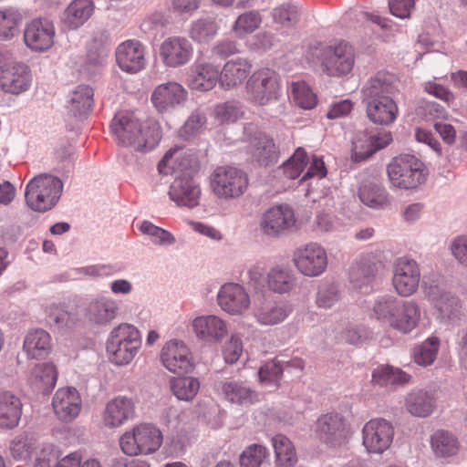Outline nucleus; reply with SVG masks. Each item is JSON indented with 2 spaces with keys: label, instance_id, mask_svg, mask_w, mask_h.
<instances>
[{
  "label": "nucleus",
  "instance_id": "nucleus-46",
  "mask_svg": "<svg viewBox=\"0 0 467 467\" xmlns=\"http://www.w3.org/2000/svg\"><path fill=\"white\" fill-rule=\"evenodd\" d=\"M218 30L219 26L213 18H199L192 23L189 36L196 43L207 44L216 36Z\"/></svg>",
  "mask_w": 467,
  "mask_h": 467
},
{
  "label": "nucleus",
  "instance_id": "nucleus-42",
  "mask_svg": "<svg viewBox=\"0 0 467 467\" xmlns=\"http://www.w3.org/2000/svg\"><path fill=\"white\" fill-rule=\"evenodd\" d=\"M296 279L294 272L285 265H275L267 274L269 288L278 294H285L292 291L296 286Z\"/></svg>",
  "mask_w": 467,
  "mask_h": 467
},
{
  "label": "nucleus",
  "instance_id": "nucleus-52",
  "mask_svg": "<svg viewBox=\"0 0 467 467\" xmlns=\"http://www.w3.org/2000/svg\"><path fill=\"white\" fill-rule=\"evenodd\" d=\"M170 389L178 400L189 401L197 395L200 382L192 377L172 378L170 380Z\"/></svg>",
  "mask_w": 467,
  "mask_h": 467
},
{
  "label": "nucleus",
  "instance_id": "nucleus-30",
  "mask_svg": "<svg viewBox=\"0 0 467 467\" xmlns=\"http://www.w3.org/2000/svg\"><path fill=\"white\" fill-rule=\"evenodd\" d=\"M118 312L119 306L115 300L99 297L89 302L86 308V317L93 325L105 326L117 317Z\"/></svg>",
  "mask_w": 467,
  "mask_h": 467
},
{
  "label": "nucleus",
  "instance_id": "nucleus-43",
  "mask_svg": "<svg viewBox=\"0 0 467 467\" xmlns=\"http://www.w3.org/2000/svg\"><path fill=\"white\" fill-rule=\"evenodd\" d=\"M360 201L374 209H383L389 204V198L385 189L373 182H364L358 191Z\"/></svg>",
  "mask_w": 467,
  "mask_h": 467
},
{
  "label": "nucleus",
  "instance_id": "nucleus-58",
  "mask_svg": "<svg viewBox=\"0 0 467 467\" xmlns=\"http://www.w3.org/2000/svg\"><path fill=\"white\" fill-rule=\"evenodd\" d=\"M272 17L275 23L284 27H291L298 22L299 10L298 7L293 4H283L274 8Z\"/></svg>",
  "mask_w": 467,
  "mask_h": 467
},
{
  "label": "nucleus",
  "instance_id": "nucleus-40",
  "mask_svg": "<svg viewBox=\"0 0 467 467\" xmlns=\"http://www.w3.org/2000/svg\"><path fill=\"white\" fill-rule=\"evenodd\" d=\"M410 380V375L389 365H380L372 371L371 382L379 387L402 386Z\"/></svg>",
  "mask_w": 467,
  "mask_h": 467
},
{
  "label": "nucleus",
  "instance_id": "nucleus-63",
  "mask_svg": "<svg viewBox=\"0 0 467 467\" xmlns=\"http://www.w3.org/2000/svg\"><path fill=\"white\" fill-rule=\"evenodd\" d=\"M34 453L32 467H51L57 458V451L52 444H39Z\"/></svg>",
  "mask_w": 467,
  "mask_h": 467
},
{
  "label": "nucleus",
  "instance_id": "nucleus-53",
  "mask_svg": "<svg viewBox=\"0 0 467 467\" xmlns=\"http://www.w3.org/2000/svg\"><path fill=\"white\" fill-rule=\"evenodd\" d=\"M261 24L262 16L259 11H247L236 18L232 27V31L236 36L242 37L254 33L259 28Z\"/></svg>",
  "mask_w": 467,
  "mask_h": 467
},
{
  "label": "nucleus",
  "instance_id": "nucleus-2",
  "mask_svg": "<svg viewBox=\"0 0 467 467\" xmlns=\"http://www.w3.org/2000/svg\"><path fill=\"white\" fill-rule=\"evenodd\" d=\"M372 317L382 325L407 334L418 326L420 310L413 300L404 301L395 296L385 295L374 302Z\"/></svg>",
  "mask_w": 467,
  "mask_h": 467
},
{
  "label": "nucleus",
  "instance_id": "nucleus-11",
  "mask_svg": "<svg viewBox=\"0 0 467 467\" xmlns=\"http://www.w3.org/2000/svg\"><path fill=\"white\" fill-rule=\"evenodd\" d=\"M317 434L329 447L344 445L349 436V428L346 419L337 412L321 415L317 420Z\"/></svg>",
  "mask_w": 467,
  "mask_h": 467
},
{
  "label": "nucleus",
  "instance_id": "nucleus-13",
  "mask_svg": "<svg viewBox=\"0 0 467 467\" xmlns=\"http://www.w3.org/2000/svg\"><path fill=\"white\" fill-rule=\"evenodd\" d=\"M29 67L22 62L5 63L0 66V88L5 93L20 95L31 86Z\"/></svg>",
  "mask_w": 467,
  "mask_h": 467
},
{
  "label": "nucleus",
  "instance_id": "nucleus-29",
  "mask_svg": "<svg viewBox=\"0 0 467 467\" xmlns=\"http://www.w3.org/2000/svg\"><path fill=\"white\" fill-rule=\"evenodd\" d=\"M434 393L424 389H412L405 397V408L414 417H429L436 410Z\"/></svg>",
  "mask_w": 467,
  "mask_h": 467
},
{
  "label": "nucleus",
  "instance_id": "nucleus-26",
  "mask_svg": "<svg viewBox=\"0 0 467 467\" xmlns=\"http://www.w3.org/2000/svg\"><path fill=\"white\" fill-rule=\"evenodd\" d=\"M363 102L366 104L368 118L375 124L387 126L397 119L399 109L391 97H381Z\"/></svg>",
  "mask_w": 467,
  "mask_h": 467
},
{
  "label": "nucleus",
  "instance_id": "nucleus-33",
  "mask_svg": "<svg viewBox=\"0 0 467 467\" xmlns=\"http://www.w3.org/2000/svg\"><path fill=\"white\" fill-rule=\"evenodd\" d=\"M249 152L254 161L265 166L275 163L279 157V150L273 139L265 134L252 139Z\"/></svg>",
  "mask_w": 467,
  "mask_h": 467
},
{
  "label": "nucleus",
  "instance_id": "nucleus-15",
  "mask_svg": "<svg viewBox=\"0 0 467 467\" xmlns=\"http://www.w3.org/2000/svg\"><path fill=\"white\" fill-rule=\"evenodd\" d=\"M192 56L193 47L184 36H170L160 46V57L168 67L184 66L191 61Z\"/></svg>",
  "mask_w": 467,
  "mask_h": 467
},
{
  "label": "nucleus",
  "instance_id": "nucleus-8",
  "mask_svg": "<svg viewBox=\"0 0 467 467\" xmlns=\"http://www.w3.org/2000/svg\"><path fill=\"white\" fill-rule=\"evenodd\" d=\"M292 261L301 275L317 277L326 271L328 259L323 246L317 243H309L294 251Z\"/></svg>",
  "mask_w": 467,
  "mask_h": 467
},
{
  "label": "nucleus",
  "instance_id": "nucleus-17",
  "mask_svg": "<svg viewBox=\"0 0 467 467\" xmlns=\"http://www.w3.org/2000/svg\"><path fill=\"white\" fill-rule=\"evenodd\" d=\"M161 359L163 366L174 374H185L193 368L192 354L182 341H168L161 349Z\"/></svg>",
  "mask_w": 467,
  "mask_h": 467
},
{
  "label": "nucleus",
  "instance_id": "nucleus-14",
  "mask_svg": "<svg viewBox=\"0 0 467 467\" xmlns=\"http://www.w3.org/2000/svg\"><path fill=\"white\" fill-rule=\"evenodd\" d=\"M296 223L293 209L287 204H279L267 209L260 220L261 232L269 237H278L291 230Z\"/></svg>",
  "mask_w": 467,
  "mask_h": 467
},
{
  "label": "nucleus",
  "instance_id": "nucleus-5",
  "mask_svg": "<svg viewBox=\"0 0 467 467\" xmlns=\"http://www.w3.org/2000/svg\"><path fill=\"white\" fill-rule=\"evenodd\" d=\"M249 180L241 169L232 166L217 167L210 177V186L219 199L231 200L242 196L247 190Z\"/></svg>",
  "mask_w": 467,
  "mask_h": 467
},
{
  "label": "nucleus",
  "instance_id": "nucleus-54",
  "mask_svg": "<svg viewBox=\"0 0 467 467\" xmlns=\"http://www.w3.org/2000/svg\"><path fill=\"white\" fill-rule=\"evenodd\" d=\"M440 341L437 337H429L413 349L414 361L420 366H430L436 359Z\"/></svg>",
  "mask_w": 467,
  "mask_h": 467
},
{
  "label": "nucleus",
  "instance_id": "nucleus-51",
  "mask_svg": "<svg viewBox=\"0 0 467 467\" xmlns=\"http://www.w3.org/2000/svg\"><path fill=\"white\" fill-rule=\"evenodd\" d=\"M94 92L88 85H79L72 92L70 98V110L74 115H87L93 106Z\"/></svg>",
  "mask_w": 467,
  "mask_h": 467
},
{
  "label": "nucleus",
  "instance_id": "nucleus-48",
  "mask_svg": "<svg viewBox=\"0 0 467 467\" xmlns=\"http://www.w3.org/2000/svg\"><path fill=\"white\" fill-rule=\"evenodd\" d=\"M22 14L14 7L0 9V40H10L19 32Z\"/></svg>",
  "mask_w": 467,
  "mask_h": 467
},
{
  "label": "nucleus",
  "instance_id": "nucleus-24",
  "mask_svg": "<svg viewBox=\"0 0 467 467\" xmlns=\"http://www.w3.org/2000/svg\"><path fill=\"white\" fill-rule=\"evenodd\" d=\"M397 91V78L388 71H379L362 87L363 101L391 97Z\"/></svg>",
  "mask_w": 467,
  "mask_h": 467
},
{
  "label": "nucleus",
  "instance_id": "nucleus-22",
  "mask_svg": "<svg viewBox=\"0 0 467 467\" xmlns=\"http://www.w3.org/2000/svg\"><path fill=\"white\" fill-rule=\"evenodd\" d=\"M218 304L224 311L242 314L250 306V298L244 288L235 283L223 285L218 293Z\"/></svg>",
  "mask_w": 467,
  "mask_h": 467
},
{
  "label": "nucleus",
  "instance_id": "nucleus-49",
  "mask_svg": "<svg viewBox=\"0 0 467 467\" xmlns=\"http://www.w3.org/2000/svg\"><path fill=\"white\" fill-rule=\"evenodd\" d=\"M289 313L286 305L265 304L255 309L254 317L262 325L274 326L284 321Z\"/></svg>",
  "mask_w": 467,
  "mask_h": 467
},
{
  "label": "nucleus",
  "instance_id": "nucleus-4",
  "mask_svg": "<svg viewBox=\"0 0 467 467\" xmlns=\"http://www.w3.org/2000/svg\"><path fill=\"white\" fill-rule=\"evenodd\" d=\"M162 443L161 431L152 424L140 423L123 433L119 446L128 456L148 455L159 450Z\"/></svg>",
  "mask_w": 467,
  "mask_h": 467
},
{
  "label": "nucleus",
  "instance_id": "nucleus-18",
  "mask_svg": "<svg viewBox=\"0 0 467 467\" xmlns=\"http://www.w3.org/2000/svg\"><path fill=\"white\" fill-rule=\"evenodd\" d=\"M55 28L52 23L43 19H34L24 31V41L33 51L43 52L54 44Z\"/></svg>",
  "mask_w": 467,
  "mask_h": 467
},
{
  "label": "nucleus",
  "instance_id": "nucleus-21",
  "mask_svg": "<svg viewBox=\"0 0 467 467\" xmlns=\"http://www.w3.org/2000/svg\"><path fill=\"white\" fill-rule=\"evenodd\" d=\"M186 98L185 88L174 81L159 85L151 94V101L160 112L174 109L185 101Z\"/></svg>",
  "mask_w": 467,
  "mask_h": 467
},
{
  "label": "nucleus",
  "instance_id": "nucleus-28",
  "mask_svg": "<svg viewBox=\"0 0 467 467\" xmlns=\"http://www.w3.org/2000/svg\"><path fill=\"white\" fill-rule=\"evenodd\" d=\"M218 81L217 67L211 63H200L192 67L187 85L192 90L204 92L213 89Z\"/></svg>",
  "mask_w": 467,
  "mask_h": 467
},
{
  "label": "nucleus",
  "instance_id": "nucleus-55",
  "mask_svg": "<svg viewBox=\"0 0 467 467\" xmlns=\"http://www.w3.org/2000/svg\"><path fill=\"white\" fill-rule=\"evenodd\" d=\"M267 456L268 450L265 446L251 444L240 454V467H261Z\"/></svg>",
  "mask_w": 467,
  "mask_h": 467
},
{
  "label": "nucleus",
  "instance_id": "nucleus-32",
  "mask_svg": "<svg viewBox=\"0 0 467 467\" xmlns=\"http://www.w3.org/2000/svg\"><path fill=\"white\" fill-rule=\"evenodd\" d=\"M220 390L231 403L250 405L258 400L257 393L244 381L235 379L222 381Z\"/></svg>",
  "mask_w": 467,
  "mask_h": 467
},
{
  "label": "nucleus",
  "instance_id": "nucleus-61",
  "mask_svg": "<svg viewBox=\"0 0 467 467\" xmlns=\"http://www.w3.org/2000/svg\"><path fill=\"white\" fill-rule=\"evenodd\" d=\"M36 182H29L26 188L25 197L27 205L35 211L46 212L53 207L51 203H47L46 196L39 192L35 186Z\"/></svg>",
  "mask_w": 467,
  "mask_h": 467
},
{
  "label": "nucleus",
  "instance_id": "nucleus-39",
  "mask_svg": "<svg viewBox=\"0 0 467 467\" xmlns=\"http://www.w3.org/2000/svg\"><path fill=\"white\" fill-rule=\"evenodd\" d=\"M428 296L441 317L445 319L455 317L460 309V302L453 295L441 292L438 286H430Z\"/></svg>",
  "mask_w": 467,
  "mask_h": 467
},
{
  "label": "nucleus",
  "instance_id": "nucleus-27",
  "mask_svg": "<svg viewBox=\"0 0 467 467\" xmlns=\"http://www.w3.org/2000/svg\"><path fill=\"white\" fill-rule=\"evenodd\" d=\"M363 139L353 141L352 158L355 161H360L372 156L377 150L387 147L392 141L389 131L382 130L375 135L363 134Z\"/></svg>",
  "mask_w": 467,
  "mask_h": 467
},
{
  "label": "nucleus",
  "instance_id": "nucleus-44",
  "mask_svg": "<svg viewBox=\"0 0 467 467\" xmlns=\"http://www.w3.org/2000/svg\"><path fill=\"white\" fill-rule=\"evenodd\" d=\"M431 446L437 457L447 458L457 454L460 442L452 433L438 430L431 437Z\"/></svg>",
  "mask_w": 467,
  "mask_h": 467
},
{
  "label": "nucleus",
  "instance_id": "nucleus-45",
  "mask_svg": "<svg viewBox=\"0 0 467 467\" xmlns=\"http://www.w3.org/2000/svg\"><path fill=\"white\" fill-rule=\"evenodd\" d=\"M277 467H293L297 456L292 441L285 435L278 434L272 439Z\"/></svg>",
  "mask_w": 467,
  "mask_h": 467
},
{
  "label": "nucleus",
  "instance_id": "nucleus-38",
  "mask_svg": "<svg viewBox=\"0 0 467 467\" xmlns=\"http://www.w3.org/2000/svg\"><path fill=\"white\" fill-rule=\"evenodd\" d=\"M57 371L54 364H37L31 371L29 382L37 391L49 393L56 386Z\"/></svg>",
  "mask_w": 467,
  "mask_h": 467
},
{
  "label": "nucleus",
  "instance_id": "nucleus-10",
  "mask_svg": "<svg viewBox=\"0 0 467 467\" xmlns=\"http://www.w3.org/2000/svg\"><path fill=\"white\" fill-rule=\"evenodd\" d=\"M393 437L392 424L381 418L370 420L362 429L363 445L369 453H383L390 447Z\"/></svg>",
  "mask_w": 467,
  "mask_h": 467
},
{
  "label": "nucleus",
  "instance_id": "nucleus-56",
  "mask_svg": "<svg viewBox=\"0 0 467 467\" xmlns=\"http://www.w3.org/2000/svg\"><path fill=\"white\" fill-rule=\"evenodd\" d=\"M308 164V158L303 148L296 150L292 157H290L282 166L284 174L291 179H296L303 172Z\"/></svg>",
  "mask_w": 467,
  "mask_h": 467
},
{
  "label": "nucleus",
  "instance_id": "nucleus-19",
  "mask_svg": "<svg viewBox=\"0 0 467 467\" xmlns=\"http://www.w3.org/2000/svg\"><path fill=\"white\" fill-rule=\"evenodd\" d=\"M52 407L59 420L70 422L78 416L82 400L75 388H61L56 391L53 397Z\"/></svg>",
  "mask_w": 467,
  "mask_h": 467
},
{
  "label": "nucleus",
  "instance_id": "nucleus-1",
  "mask_svg": "<svg viewBox=\"0 0 467 467\" xmlns=\"http://www.w3.org/2000/svg\"><path fill=\"white\" fill-rule=\"evenodd\" d=\"M110 128L119 145L130 148L135 151L151 150L161 139V131L158 124L143 127L132 112L116 114Z\"/></svg>",
  "mask_w": 467,
  "mask_h": 467
},
{
  "label": "nucleus",
  "instance_id": "nucleus-41",
  "mask_svg": "<svg viewBox=\"0 0 467 467\" xmlns=\"http://www.w3.org/2000/svg\"><path fill=\"white\" fill-rule=\"evenodd\" d=\"M45 312L50 327L58 333H67L76 325L77 319L75 316L60 304L52 303L47 305Z\"/></svg>",
  "mask_w": 467,
  "mask_h": 467
},
{
  "label": "nucleus",
  "instance_id": "nucleus-37",
  "mask_svg": "<svg viewBox=\"0 0 467 467\" xmlns=\"http://www.w3.org/2000/svg\"><path fill=\"white\" fill-rule=\"evenodd\" d=\"M93 12L92 0H74L64 12L63 23L69 29H77L90 18Z\"/></svg>",
  "mask_w": 467,
  "mask_h": 467
},
{
  "label": "nucleus",
  "instance_id": "nucleus-47",
  "mask_svg": "<svg viewBox=\"0 0 467 467\" xmlns=\"http://www.w3.org/2000/svg\"><path fill=\"white\" fill-rule=\"evenodd\" d=\"M38 445L37 440L32 434L24 432L11 441L9 450L15 460L26 461L38 449Z\"/></svg>",
  "mask_w": 467,
  "mask_h": 467
},
{
  "label": "nucleus",
  "instance_id": "nucleus-60",
  "mask_svg": "<svg viewBox=\"0 0 467 467\" xmlns=\"http://www.w3.org/2000/svg\"><path fill=\"white\" fill-rule=\"evenodd\" d=\"M216 119L221 122H234L244 114L242 105L237 101H227L217 105L214 110Z\"/></svg>",
  "mask_w": 467,
  "mask_h": 467
},
{
  "label": "nucleus",
  "instance_id": "nucleus-62",
  "mask_svg": "<svg viewBox=\"0 0 467 467\" xmlns=\"http://www.w3.org/2000/svg\"><path fill=\"white\" fill-rule=\"evenodd\" d=\"M283 367L279 361L273 360L265 364L259 370L260 381L267 385H277L278 380L283 374Z\"/></svg>",
  "mask_w": 467,
  "mask_h": 467
},
{
  "label": "nucleus",
  "instance_id": "nucleus-16",
  "mask_svg": "<svg viewBox=\"0 0 467 467\" xmlns=\"http://www.w3.org/2000/svg\"><path fill=\"white\" fill-rule=\"evenodd\" d=\"M159 171L167 174L163 168H169L175 176H192L199 169V161L196 154L190 150L175 148L170 150L159 163Z\"/></svg>",
  "mask_w": 467,
  "mask_h": 467
},
{
  "label": "nucleus",
  "instance_id": "nucleus-50",
  "mask_svg": "<svg viewBox=\"0 0 467 467\" xmlns=\"http://www.w3.org/2000/svg\"><path fill=\"white\" fill-rule=\"evenodd\" d=\"M30 182H36V188L46 196L47 204L51 203L54 206L57 203L63 189V183L58 178L41 174L36 176Z\"/></svg>",
  "mask_w": 467,
  "mask_h": 467
},
{
  "label": "nucleus",
  "instance_id": "nucleus-59",
  "mask_svg": "<svg viewBox=\"0 0 467 467\" xmlns=\"http://www.w3.org/2000/svg\"><path fill=\"white\" fill-rule=\"evenodd\" d=\"M375 267L368 264H357L350 268L349 278L354 287L362 289L372 282Z\"/></svg>",
  "mask_w": 467,
  "mask_h": 467
},
{
  "label": "nucleus",
  "instance_id": "nucleus-35",
  "mask_svg": "<svg viewBox=\"0 0 467 467\" xmlns=\"http://www.w3.org/2000/svg\"><path fill=\"white\" fill-rule=\"evenodd\" d=\"M50 335L44 329L29 331L24 340L23 349L29 358H45L51 349Z\"/></svg>",
  "mask_w": 467,
  "mask_h": 467
},
{
  "label": "nucleus",
  "instance_id": "nucleus-64",
  "mask_svg": "<svg viewBox=\"0 0 467 467\" xmlns=\"http://www.w3.org/2000/svg\"><path fill=\"white\" fill-rule=\"evenodd\" d=\"M340 299L337 287L334 285H324L319 288L317 295L318 307L330 308Z\"/></svg>",
  "mask_w": 467,
  "mask_h": 467
},
{
  "label": "nucleus",
  "instance_id": "nucleus-6",
  "mask_svg": "<svg viewBox=\"0 0 467 467\" xmlns=\"http://www.w3.org/2000/svg\"><path fill=\"white\" fill-rule=\"evenodd\" d=\"M388 176L394 187L416 188L425 181L423 163L413 155L401 154L388 165Z\"/></svg>",
  "mask_w": 467,
  "mask_h": 467
},
{
  "label": "nucleus",
  "instance_id": "nucleus-57",
  "mask_svg": "<svg viewBox=\"0 0 467 467\" xmlns=\"http://www.w3.org/2000/svg\"><path fill=\"white\" fill-rule=\"evenodd\" d=\"M291 96L296 105L310 109L317 105V96L306 82H294L291 86Z\"/></svg>",
  "mask_w": 467,
  "mask_h": 467
},
{
  "label": "nucleus",
  "instance_id": "nucleus-12",
  "mask_svg": "<svg viewBox=\"0 0 467 467\" xmlns=\"http://www.w3.org/2000/svg\"><path fill=\"white\" fill-rule=\"evenodd\" d=\"M420 269L417 262L408 257L398 258L393 265L392 285L401 296L413 295L420 284Z\"/></svg>",
  "mask_w": 467,
  "mask_h": 467
},
{
  "label": "nucleus",
  "instance_id": "nucleus-31",
  "mask_svg": "<svg viewBox=\"0 0 467 467\" xmlns=\"http://www.w3.org/2000/svg\"><path fill=\"white\" fill-rule=\"evenodd\" d=\"M250 62L242 57L227 61L219 74V83L230 89L242 84L251 71Z\"/></svg>",
  "mask_w": 467,
  "mask_h": 467
},
{
  "label": "nucleus",
  "instance_id": "nucleus-23",
  "mask_svg": "<svg viewBox=\"0 0 467 467\" xmlns=\"http://www.w3.org/2000/svg\"><path fill=\"white\" fill-rule=\"evenodd\" d=\"M119 67L128 73H137L145 65L144 48L137 40H127L116 50Z\"/></svg>",
  "mask_w": 467,
  "mask_h": 467
},
{
  "label": "nucleus",
  "instance_id": "nucleus-20",
  "mask_svg": "<svg viewBox=\"0 0 467 467\" xmlns=\"http://www.w3.org/2000/svg\"><path fill=\"white\" fill-rule=\"evenodd\" d=\"M169 196L178 206L193 208L199 204L201 188L190 175L175 176L170 186Z\"/></svg>",
  "mask_w": 467,
  "mask_h": 467
},
{
  "label": "nucleus",
  "instance_id": "nucleus-7",
  "mask_svg": "<svg viewBox=\"0 0 467 467\" xmlns=\"http://www.w3.org/2000/svg\"><path fill=\"white\" fill-rule=\"evenodd\" d=\"M245 88L251 102L259 106L268 105L278 99L279 75L268 67L258 69L249 78Z\"/></svg>",
  "mask_w": 467,
  "mask_h": 467
},
{
  "label": "nucleus",
  "instance_id": "nucleus-36",
  "mask_svg": "<svg viewBox=\"0 0 467 467\" xmlns=\"http://www.w3.org/2000/svg\"><path fill=\"white\" fill-rule=\"evenodd\" d=\"M20 400L8 391L0 392V427L11 429L18 424L21 417Z\"/></svg>",
  "mask_w": 467,
  "mask_h": 467
},
{
  "label": "nucleus",
  "instance_id": "nucleus-34",
  "mask_svg": "<svg viewBox=\"0 0 467 467\" xmlns=\"http://www.w3.org/2000/svg\"><path fill=\"white\" fill-rule=\"evenodd\" d=\"M198 337L219 341L227 334V327L223 320L216 316L198 317L192 323Z\"/></svg>",
  "mask_w": 467,
  "mask_h": 467
},
{
  "label": "nucleus",
  "instance_id": "nucleus-3",
  "mask_svg": "<svg viewBox=\"0 0 467 467\" xmlns=\"http://www.w3.org/2000/svg\"><path fill=\"white\" fill-rule=\"evenodd\" d=\"M141 344L140 334L134 326L122 323L115 327L107 341L110 360L119 365L129 364L136 356Z\"/></svg>",
  "mask_w": 467,
  "mask_h": 467
},
{
  "label": "nucleus",
  "instance_id": "nucleus-25",
  "mask_svg": "<svg viewBox=\"0 0 467 467\" xmlns=\"http://www.w3.org/2000/svg\"><path fill=\"white\" fill-rule=\"evenodd\" d=\"M135 405L131 399L119 396L109 400L105 408L103 422L109 428H117L133 417Z\"/></svg>",
  "mask_w": 467,
  "mask_h": 467
},
{
  "label": "nucleus",
  "instance_id": "nucleus-9",
  "mask_svg": "<svg viewBox=\"0 0 467 467\" xmlns=\"http://www.w3.org/2000/svg\"><path fill=\"white\" fill-rule=\"evenodd\" d=\"M322 71L328 76L339 77L351 72L355 64L353 47L348 43L327 47L320 52Z\"/></svg>",
  "mask_w": 467,
  "mask_h": 467
}]
</instances>
